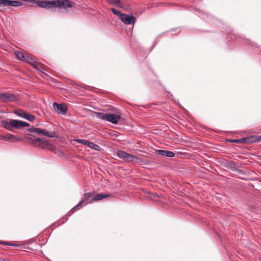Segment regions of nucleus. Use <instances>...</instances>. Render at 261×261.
Wrapping results in <instances>:
<instances>
[{"label":"nucleus","instance_id":"nucleus-9","mask_svg":"<svg viewBox=\"0 0 261 261\" xmlns=\"http://www.w3.org/2000/svg\"><path fill=\"white\" fill-rule=\"evenodd\" d=\"M0 140L14 143L21 141L22 140V139L19 138L11 134H7L5 135H0Z\"/></svg>","mask_w":261,"mask_h":261},{"label":"nucleus","instance_id":"nucleus-18","mask_svg":"<svg viewBox=\"0 0 261 261\" xmlns=\"http://www.w3.org/2000/svg\"><path fill=\"white\" fill-rule=\"evenodd\" d=\"M26 139L27 140V142L28 143L32 144L33 145H36V146L38 143V141H40V138L34 139V138H30V137H27V138H26Z\"/></svg>","mask_w":261,"mask_h":261},{"label":"nucleus","instance_id":"nucleus-4","mask_svg":"<svg viewBox=\"0 0 261 261\" xmlns=\"http://www.w3.org/2000/svg\"><path fill=\"white\" fill-rule=\"evenodd\" d=\"M54 8H59L67 10L74 7L75 3L69 0H54Z\"/></svg>","mask_w":261,"mask_h":261},{"label":"nucleus","instance_id":"nucleus-12","mask_svg":"<svg viewBox=\"0 0 261 261\" xmlns=\"http://www.w3.org/2000/svg\"><path fill=\"white\" fill-rule=\"evenodd\" d=\"M22 5V3L19 1H11V0H0L1 6H12L18 7Z\"/></svg>","mask_w":261,"mask_h":261},{"label":"nucleus","instance_id":"nucleus-16","mask_svg":"<svg viewBox=\"0 0 261 261\" xmlns=\"http://www.w3.org/2000/svg\"><path fill=\"white\" fill-rule=\"evenodd\" d=\"M231 142L233 143H249L251 142H253V140H252V138H242L239 139H234L233 140L230 141Z\"/></svg>","mask_w":261,"mask_h":261},{"label":"nucleus","instance_id":"nucleus-19","mask_svg":"<svg viewBox=\"0 0 261 261\" xmlns=\"http://www.w3.org/2000/svg\"><path fill=\"white\" fill-rule=\"evenodd\" d=\"M22 118L31 122L33 121L36 118L34 115L28 114L25 112V114H23Z\"/></svg>","mask_w":261,"mask_h":261},{"label":"nucleus","instance_id":"nucleus-20","mask_svg":"<svg viewBox=\"0 0 261 261\" xmlns=\"http://www.w3.org/2000/svg\"><path fill=\"white\" fill-rule=\"evenodd\" d=\"M88 146L96 151H99L100 150V146L92 142H89V143H88Z\"/></svg>","mask_w":261,"mask_h":261},{"label":"nucleus","instance_id":"nucleus-24","mask_svg":"<svg viewBox=\"0 0 261 261\" xmlns=\"http://www.w3.org/2000/svg\"><path fill=\"white\" fill-rule=\"evenodd\" d=\"M111 10L114 14L118 15L119 16V19L121 18L122 15L123 14V13H121L120 11L116 10L114 8H111Z\"/></svg>","mask_w":261,"mask_h":261},{"label":"nucleus","instance_id":"nucleus-2","mask_svg":"<svg viewBox=\"0 0 261 261\" xmlns=\"http://www.w3.org/2000/svg\"><path fill=\"white\" fill-rule=\"evenodd\" d=\"M95 116L99 119L106 120L113 124H117L121 118V116L118 114H107L101 112H96Z\"/></svg>","mask_w":261,"mask_h":261},{"label":"nucleus","instance_id":"nucleus-28","mask_svg":"<svg viewBox=\"0 0 261 261\" xmlns=\"http://www.w3.org/2000/svg\"><path fill=\"white\" fill-rule=\"evenodd\" d=\"M22 125H23V127H25V126H30V124L27 123V122H26L23 121Z\"/></svg>","mask_w":261,"mask_h":261},{"label":"nucleus","instance_id":"nucleus-11","mask_svg":"<svg viewBox=\"0 0 261 261\" xmlns=\"http://www.w3.org/2000/svg\"><path fill=\"white\" fill-rule=\"evenodd\" d=\"M37 146L42 149H47L49 150H53L54 149V146L52 144L45 139H40V141H38Z\"/></svg>","mask_w":261,"mask_h":261},{"label":"nucleus","instance_id":"nucleus-15","mask_svg":"<svg viewBox=\"0 0 261 261\" xmlns=\"http://www.w3.org/2000/svg\"><path fill=\"white\" fill-rule=\"evenodd\" d=\"M157 153L162 155L164 156L172 158L174 156L175 153L171 151L165 150H156Z\"/></svg>","mask_w":261,"mask_h":261},{"label":"nucleus","instance_id":"nucleus-23","mask_svg":"<svg viewBox=\"0 0 261 261\" xmlns=\"http://www.w3.org/2000/svg\"><path fill=\"white\" fill-rule=\"evenodd\" d=\"M41 134L50 138L54 137V135L52 133L42 129V132H41Z\"/></svg>","mask_w":261,"mask_h":261},{"label":"nucleus","instance_id":"nucleus-17","mask_svg":"<svg viewBox=\"0 0 261 261\" xmlns=\"http://www.w3.org/2000/svg\"><path fill=\"white\" fill-rule=\"evenodd\" d=\"M15 55L18 59L22 61H24V60H25V57L27 55L25 54L20 51H15Z\"/></svg>","mask_w":261,"mask_h":261},{"label":"nucleus","instance_id":"nucleus-7","mask_svg":"<svg viewBox=\"0 0 261 261\" xmlns=\"http://www.w3.org/2000/svg\"><path fill=\"white\" fill-rule=\"evenodd\" d=\"M53 108H54V109L56 111H57V112L58 114H61L63 115H65L68 110L67 106L64 103L58 104V103L55 102L53 103Z\"/></svg>","mask_w":261,"mask_h":261},{"label":"nucleus","instance_id":"nucleus-22","mask_svg":"<svg viewBox=\"0 0 261 261\" xmlns=\"http://www.w3.org/2000/svg\"><path fill=\"white\" fill-rule=\"evenodd\" d=\"M28 130L31 133H34L37 134V135H40L41 132H42V129L40 128H36L34 127H32L28 129Z\"/></svg>","mask_w":261,"mask_h":261},{"label":"nucleus","instance_id":"nucleus-10","mask_svg":"<svg viewBox=\"0 0 261 261\" xmlns=\"http://www.w3.org/2000/svg\"><path fill=\"white\" fill-rule=\"evenodd\" d=\"M107 2L111 5L116 6L118 8L126 11L130 9L129 5L125 3L121 2L120 0H107Z\"/></svg>","mask_w":261,"mask_h":261},{"label":"nucleus","instance_id":"nucleus-14","mask_svg":"<svg viewBox=\"0 0 261 261\" xmlns=\"http://www.w3.org/2000/svg\"><path fill=\"white\" fill-rule=\"evenodd\" d=\"M111 196L110 194H104V193H99L94 196H93V201H97L100 200H102L105 198H107L110 197Z\"/></svg>","mask_w":261,"mask_h":261},{"label":"nucleus","instance_id":"nucleus-8","mask_svg":"<svg viewBox=\"0 0 261 261\" xmlns=\"http://www.w3.org/2000/svg\"><path fill=\"white\" fill-rule=\"evenodd\" d=\"M120 20L125 24L131 25L135 23L136 18L133 14L128 15L123 13Z\"/></svg>","mask_w":261,"mask_h":261},{"label":"nucleus","instance_id":"nucleus-6","mask_svg":"<svg viewBox=\"0 0 261 261\" xmlns=\"http://www.w3.org/2000/svg\"><path fill=\"white\" fill-rule=\"evenodd\" d=\"M0 98L5 102H12L17 100V97L13 93L9 92L2 93L0 92Z\"/></svg>","mask_w":261,"mask_h":261},{"label":"nucleus","instance_id":"nucleus-21","mask_svg":"<svg viewBox=\"0 0 261 261\" xmlns=\"http://www.w3.org/2000/svg\"><path fill=\"white\" fill-rule=\"evenodd\" d=\"M24 62L34 66H35L36 64L34 59L28 55H27V56L25 57V60H24Z\"/></svg>","mask_w":261,"mask_h":261},{"label":"nucleus","instance_id":"nucleus-5","mask_svg":"<svg viewBox=\"0 0 261 261\" xmlns=\"http://www.w3.org/2000/svg\"><path fill=\"white\" fill-rule=\"evenodd\" d=\"M117 155L119 158L123 159L126 162H132L135 159H138L137 156L122 150H118Z\"/></svg>","mask_w":261,"mask_h":261},{"label":"nucleus","instance_id":"nucleus-27","mask_svg":"<svg viewBox=\"0 0 261 261\" xmlns=\"http://www.w3.org/2000/svg\"><path fill=\"white\" fill-rule=\"evenodd\" d=\"M0 244H2L5 245H8V246H14V244H13L12 243H9L8 242H0Z\"/></svg>","mask_w":261,"mask_h":261},{"label":"nucleus","instance_id":"nucleus-3","mask_svg":"<svg viewBox=\"0 0 261 261\" xmlns=\"http://www.w3.org/2000/svg\"><path fill=\"white\" fill-rule=\"evenodd\" d=\"M23 121L15 119H11L10 121L3 120L2 125L7 129L12 131L13 128L21 129L23 128Z\"/></svg>","mask_w":261,"mask_h":261},{"label":"nucleus","instance_id":"nucleus-25","mask_svg":"<svg viewBox=\"0 0 261 261\" xmlns=\"http://www.w3.org/2000/svg\"><path fill=\"white\" fill-rule=\"evenodd\" d=\"M75 141L79 143L87 145V146H88V143H89V142H90L89 141H87L86 140H84V139H76V140H75Z\"/></svg>","mask_w":261,"mask_h":261},{"label":"nucleus","instance_id":"nucleus-13","mask_svg":"<svg viewBox=\"0 0 261 261\" xmlns=\"http://www.w3.org/2000/svg\"><path fill=\"white\" fill-rule=\"evenodd\" d=\"M38 6L45 9L54 8V0L53 1H40L37 3Z\"/></svg>","mask_w":261,"mask_h":261},{"label":"nucleus","instance_id":"nucleus-26","mask_svg":"<svg viewBox=\"0 0 261 261\" xmlns=\"http://www.w3.org/2000/svg\"><path fill=\"white\" fill-rule=\"evenodd\" d=\"M15 113L18 116L22 118L23 114H25V112L22 111H15Z\"/></svg>","mask_w":261,"mask_h":261},{"label":"nucleus","instance_id":"nucleus-1","mask_svg":"<svg viewBox=\"0 0 261 261\" xmlns=\"http://www.w3.org/2000/svg\"><path fill=\"white\" fill-rule=\"evenodd\" d=\"M93 192L85 193L83 196V197L79 203L74 206L67 214L68 216H70L73 213L81 209L83 205H87L89 203H91L93 201Z\"/></svg>","mask_w":261,"mask_h":261}]
</instances>
